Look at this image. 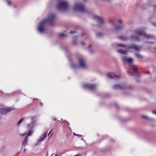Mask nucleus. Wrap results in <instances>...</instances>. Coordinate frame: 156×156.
Returning a JSON list of instances; mask_svg holds the SVG:
<instances>
[{
    "label": "nucleus",
    "mask_w": 156,
    "mask_h": 156,
    "mask_svg": "<svg viewBox=\"0 0 156 156\" xmlns=\"http://www.w3.org/2000/svg\"><path fill=\"white\" fill-rule=\"evenodd\" d=\"M55 18V14L50 13L47 17L44 18L37 24V28L38 31L41 33H43L47 30L48 24H53V22Z\"/></svg>",
    "instance_id": "f257e3e1"
},
{
    "label": "nucleus",
    "mask_w": 156,
    "mask_h": 156,
    "mask_svg": "<svg viewBox=\"0 0 156 156\" xmlns=\"http://www.w3.org/2000/svg\"><path fill=\"white\" fill-rule=\"evenodd\" d=\"M117 45L119 46H121L125 49V50L119 49L118 50V53L124 55L128 53V51L126 49L132 48L135 50L138 51L140 50L142 48L141 45L138 46L135 44H132L130 46L119 44H117Z\"/></svg>",
    "instance_id": "f03ea898"
},
{
    "label": "nucleus",
    "mask_w": 156,
    "mask_h": 156,
    "mask_svg": "<svg viewBox=\"0 0 156 156\" xmlns=\"http://www.w3.org/2000/svg\"><path fill=\"white\" fill-rule=\"evenodd\" d=\"M73 9L75 11H78L83 13L90 14L91 12L85 6L84 4L81 2H76L73 6Z\"/></svg>",
    "instance_id": "7ed1b4c3"
},
{
    "label": "nucleus",
    "mask_w": 156,
    "mask_h": 156,
    "mask_svg": "<svg viewBox=\"0 0 156 156\" xmlns=\"http://www.w3.org/2000/svg\"><path fill=\"white\" fill-rule=\"evenodd\" d=\"M56 7L60 12L66 11L69 8L68 2L65 0H59L57 2Z\"/></svg>",
    "instance_id": "20e7f679"
},
{
    "label": "nucleus",
    "mask_w": 156,
    "mask_h": 156,
    "mask_svg": "<svg viewBox=\"0 0 156 156\" xmlns=\"http://www.w3.org/2000/svg\"><path fill=\"white\" fill-rule=\"evenodd\" d=\"M79 66L75 65L72 62H70V64L71 67L73 69H76L79 67L83 69H85L87 68L85 59L83 57H80L78 59Z\"/></svg>",
    "instance_id": "39448f33"
},
{
    "label": "nucleus",
    "mask_w": 156,
    "mask_h": 156,
    "mask_svg": "<svg viewBox=\"0 0 156 156\" xmlns=\"http://www.w3.org/2000/svg\"><path fill=\"white\" fill-rule=\"evenodd\" d=\"M136 35L143 37H146L147 39L153 38V37L151 35H149L143 30H139L136 32Z\"/></svg>",
    "instance_id": "423d86ee"
},
{
    "label": "nucleus",
    "mask_w": 156,
    "mask_h": 156,
    "mask_svg": "<svg viewBox=\"0 0 156 156\" xmlns=\"http://www.w3.org/2000/svg\"><path fill=\"white\" fill-rule=\"evenodd\" d=\"M33 133V131L32 130L30 131V132L28 133H24L21 134H20V136H26V137L22 143V145L24 147H25L26 145L27 144V143L28 141V137L32 135Z\"/></svg>",
    "instance_id": "0eeeda50"
},
{
    "label": "nucleus",
    "mask_w": 156,
    "mask_h": 156,
    "mask_svg": "<svg viewBox=\"0 0 156 156\" xmlns=\"http://www.w3.org/2000/svg\"><path fill=\"white\" fill-rule=\"evenodd\" d=\"M83 87L84 88L93 90L96 89L97 87V86L96 84L83 83Z\"/></svg>",
    "instance_id": "6e6552de"
},
{
    "label": "nucleus",
    "mask_w": 156,
    "mask_h": 156,
    "mask_svg": "<svg viewBox=\"0 0 156 156\" xmlns=\"http://www.w3.org/2000/svg\"><path fill=\"white\" fill-rule=\"evenodd\" d=\"M127 86L125 84H115L112 87V89L115 90H122L126 88Z\"/></svg>",
    "instance_id": "1a4fd4ad"
},
{
    "label": "nucleus",
    "mask_w": 156,
    "mask_h": 156,
    "mask_svg": "<svg viewBox=\"0 0 156 156\" xmlns=\"http://www.w3.org/2000/svg\"><path fill=\"white\" fill-rule=\"evenodd\" d=\"M93 17L94 19L97 20L100 22H101L100 23H98V27H101L103 26L104 21L101 18L95 15H94L93 16Z\"/></svg>",
    "instance_id": "9d476101"
},
{
    "label": "nucleus",
    "mask_w": 156,
    "mask_h": 156,
    "mask_svg": "<svg viewBox=\"0 0 156 156\" xmlns=\"http://www.w3.org/2000/svg\"><path fill=\"white\" fill-rule=\"evenodd\" d=\"M15 108L13 107L6 108H2L1 110V112L3 114H6L10 111L13 110Z\"/></svg>",
    "instance_id": "9b49d317"
},
{
    "label": "nucleus",
    "mask_w": 156,
    "mask_h": 156,
    "mask_svg": "<svg viewBox=\"0 0 156 156\" xmlns=\"http://www.w3.org/2000/svg\"><path fill=\"white\" fill-rule=\"evenodd\" d=\"M35 117L34 116H33L31 118V123L27 125L29 129H32L33 127L34 126V122L35 121Z\"/></svg>",
    "instance_id": "f8f14e48"
},
{
    "label": "nucleus",
    "mask_w": 156,
    "mask_h": 156,
    "mask_svg": "<svg viewBox=\"0 0 156 156\" xmlns=\"http://www.w3.org/2000/svg\"><path fill=\"white\" fill-rule=\"evenodd\" d=\"M141 117L143 118H144L151 122L154 121V118L150 117L146 115H141Z\"/></svg>",
    "instance_id": "ddd939ff"
},
{
    "label": "nucleus",
    "mask_w": 156,
    "mask_h": 156,
    "mask_svg": "<svg viewBox=\"0 0 156 156\" xmlns=\"http://www.w3.org/2000/svg\"><path fill=\"white\" fill-rule=\"evenodd\" d=\"M47 133H43L40 137L37 140L38 142L40 143L43 141L45 138L47 137Z\"/></svg>",
    "instance_id": "4468645a"
},
{
    "label": "nucleus",
    "mask_w": 156,
    "mask_h": 156,
    "mask_svg": "<svg viewBox=\"0 0 156 156\" xmlns=\"http://www.w3.org/2000/svg\"><path fill=\"white\" fill-rule=\"evenodd\" d=\"M108 76L111 79H112L113 78L117 79L119 78V76H118L116 75L115 74L113 73H108Z\"/></svg>",
    "instance_id": "2eb2a0df"
},
{
    "label": "nucleus",
    "mask_w": 156,
    "mask_h": 156,
    "mask_svg": "<svg viewBox=\"0 0 156 156\" xmlns=\"http://www.w3.org/2000/svg\"><path fill=\"white\" fill-rule=\"evenodd\" d=\"M113 28L114 30L116 31L120 30L123 28V27L122 26H119L118 25H114L113 26Z\"/></svg>",
    "instance_id": "dca6fc26"
},
{
    "label": "nucleus",
    "mask_w": 156,
    "mask_h": 156,
    "mask_svg": "<svg viewBox=\"0 0 156 156\" xmlns=\"http://www.w3.org/2000/svg\"><path fill=\"white\" fill-rule=\"evenodd\" d=\"M131 39L135 42H138L140 41L139 38L135 36H132L130 37Z\"/></svg>",
    "instance_id": "f3484780"
},
{
    "label": "nucleus",
    "mask_w": 156,
    "mask_h": 156,
    "mask_svg": "<svg viewBox=\"0 0 156 156\" xmlns=\"http://www.w3.org/2000/svg\"><path fill=\"white\" fill-rule=\"evenodd\" d=\"M96 36L98 38H101L104 35L101 32H97L96 33Z\"/></svg>",
    "instance_id": "a211bd4d"
},
{
    "label": "nucleus",
    "mask_w": 156,
    "mask_h": 156,
    "mask_svg": "<svg viewBox=\"0 0 156 156\" xmlns=\"http://www.w3.org/2000/svg\"><path fill=\"white\" fill-rule=\"evenodd\" d=\"M119 38L122 41H125L129 39V37L126 36H122L119 37Z\"/></svg>",
    "instance_id": "6ab92c4d"
},
{
    "label": "nucleus",
    "mask_w": 156,
    "mask_h": 156,
    "mask_svg": "<svg viewBox=\"0 0 156 156\" xmlns=\"http://www.w3.org/2000/svg\"><path fill=\"white\" fill-rule=\"evenodd\" d=\"M109 21L113 26L115 25V23H116V20L114 18H111L109 20Z\"/></svg>",
    "instance_id": "aec40b11"
},
{
    "label": "nucleus",
    "mask_w": 156,
    "mask_h": 156,
    "mask_svg": "<svg viewBox=\"0 0 156 156\" xmlns=\"http://www.w3.org/2000/svg\"><path fill=\"white\" fill-rule=\"evenodd\" d=\"M133 61V58H128L127 62L129 63H132Z\"/></svg>",
    "instance_id": "412c9836"
},
{
    "label": "nucleus",
    "mask_w": 156,
    "mask_h": 156,
    "mask_svg": "<svg viewBox=\"0 0 156 156\" xmlns=\"http://www.w3.org/2000/svg\"><path fill=\"white\" fill-rule=\"evenodd\" d=\"M133 68V69H131L132 70V71L133 72V73H136L137 72V69L136 67H134L133 66H132Z\"/></svg>",
    "instance_id": "4be33fe9"
},
{
    "label": "nucleus",
    "mask_w": 156,
    "mask_h": 156,
    "mask_svg": "<svg viewBox=\"0 0 156 156\" xmlns=\"http://www.w3.org/2000/svg\"><path fill=\"white\" fill-rule=\"evenodd\" d=\"M135 55L137 58H143V56L142 55L138 53L136 54Z\"/></svg>",
    "instance_id": "5701e85b"
},
{
    "label": "nucleus",
    "mask_w": 156,
    "mask_h": 156,
    "mask_svg": "<svg viewBox=\"0 0 156 156\" xmlns=\"http://www.w3.org/2000/svg\"><path fill=\"white\" fill-rule=\"evenodd\" d=\"M59 36L61 37H64L66 36V35L63 33H62L59 34Z\"/></svg>",
    "instance_id": "b1692460"
},
{
    "label": "nucleus",
    "mask_w": 156,
    "mask_h": 156,
    "mask_svg": "<svg viewBox=\"0 0 156 156\" xmlns=\"http://www.w3.org/2000/svg\"><path fill=\"white\" fill-rule=\"evenodd\" d=\"M122 59L123 62L127 61L128 58L125 56H123L122 57Z\"/></svg>",
    "instance_id": "393cba45"
},
{
    "label": "nucleus",
    "mask_w": 156,
    "mask_h": 156,
    "mask_svg": "<svg viewBox=\"0 0 156 156\" xmlns=\"http://www.w3.org/2000/svg\"><path fill=\"white\" fill-rule=\"evenodd\" d=\"M77 43V41L75 38H74L73 40V44L74 45L76 44Z\"/></svg>",
    "instance_id": "a878e982"
},
{
    "label": "nucleus",
    "mask_w": 156,
    "mask_h": 156,
    "mask_svg": "<svg viewBox=\"0 0 156 156\" xmlns=\"http://www.w3.org/2000/svg\"><path fill=\"white\" fill-rule=\"evenodd\" d=\"M8 5H12V2L10 1L9 0H5Z\"/></svg>",
    "instance_id": "bb28decb"
},
{
    "label": "nucleus",
    "mask_w": 156,
    "mask_h": 156,
    "mask_svg": "<svg viewBox=\"0 0 156 156\" xmlns=\"http://www.w3.org/2000/svg\"><path fill=\"white\" fill-rule=\"evenodd\" d=\"M89 51L91 54H93L95 52V51L91 48H90Z\"/></svg>",
    "instance_id": "cd10ccee"
},
{
    "label": "nucleus",
    "mask_w": 156,
    "mask_h": 156,
    "mask_svg": "<svg viewBox=\"0 0 156 156\" xmlns=\"http://www.w3.org/2000/svg\"><path fill=\"white\" fill-rule=\"evenodd\" d=\"M52 129H51V130H50V132H49V133H48V137H49L50 138H51V137H52V134H53V133H52L51 134V135H50V136H49V134H50V133H51V131H52Z\"/></svg>",
    "instance_id": "c85d7f7f"
},
{
    "label": "nucleus",
    "mask_w": 156,
    "mask_h": 156,
    "mask_svg": "<svg viewBox=\"0 0 156 156\" xmlns=\"http://www.w3.org/2000/svg\"><path fill=\"white\" fill-rule=\"evenodd\" d=\"M23 119L22 118L18 122V124L20 125L23 120Z\"/></svg>",
    "instance_id": "c756f323"
},
{
    "label": "nucleus",
    "mask_w": 156,
    "mask_h": 156,
    "mask_svg": "<svg viewBox=\"0 0 156 156\" xmlns=\"http://www.w3.org/2000/svg\"><path fill=\"white\" fill-rule=\"evenodd\" d=\"M116 23H122V21L121 20H116Z\"/></svg>",
    "instance_id": "7c9ffc66"
},
{
    "label": "nucleus",
    "mask_w": 156,
    "mask_h": 156,
    "mask_svg": "<svg viewBox=\"0 0 156 156\" xmlns=\"http://www.w3.org/2000/svg\"><path fill=\"white\" fill-rule=\"evenodd\" d=\"M152 113L156 115V110L153 111H152Z\"/></svg>",
    "instance_id": "2f4dec72"
},
{
    "label": "nucleus",
    "mask_w": 156,
    "mask_h": 156,
    "mask_svg": "<svg viewBox=\"0 0 156 156\" xmlns=\"http://www.w3.org/2000/svg\"><path fill=\"white\" fill-rule=\"evenodd\" d=\"M75 32V31H70L69 33L70 34H73Z\"/></svg>",
    "instance_id": "473e14b6"
},
{
    "label": "nucleus",
    "mask_w": 156,
    "mask_h": 156,
    "mask_svg": "<svg viewBox=\"0 0 156 156\" xmlns=\"http://www.w3.org/2000/svg\"><path fill=\"white\" fill-rule=\"evenodd\" d=\"M152 24L153 26H154V27H156V23H152Z\"/></svg>",
    "instance_id": "72a5a7b5"
},
{
    "label": "nucleus",
    "mask_w": 156,
    "mask_h": 156,
    "mask_svg": "<svg viewBox=\"0 0 156 156\" xmlns=\"http://www.w3.org/2000/svg\"><path fill=\"white\" fill-rule=\"evenodd\" d=\"M73 134L75 136H77V135H78V134H76L75 133H73Z\"/></svg>",
    "instance_id": "f704fd0d"
},
{
    "label": "nucleus",
    "mask_w": 156,
    "mask_h": 156,
    "mask_svg": "<svg viewBox=\"0 0 156 156\" xmlns=\"http://www.w3.org/2000/svg\"><path fill=\"white\" fill-rule=\"evenodd\" d=\"M81 44L83 45L84 44V43H81Z\"/></svg>",
    "instance_id": "c9c22d12"
},
{
    "label": "nucleus",
    "mask_w": 156,
    "mask_h": 156,
    "mask_svg": "<svg viewBox=\"0 0 156 156\" xmlns=\"http://www.w3.org/2000/svg\"><path fill=\"white\" fill-rule=\"evenodd\" d=\"M154 7L155 9H156V5L154 6Z\"/></svg>",
    "instance_id": "e433bc0d"
},
{
    "label": "nucleus",
    "mask_w": 156,
    "mask_h": 156,
    "mask_svg": "<svg viewBox=\"0 0 156 156\" xmlns=\"http://www.w3.org/2000/svg\"><path fill=\"white\" fill-rule=\"evenodd\" d=\"M79 136H80V137H82V135H80Z\"/></svg>",
    "instance_id": "4c0bfd02"
},
{
    "label": "nucleus",
    "mask_w": 156,
    "mask_h": 156,
    "mask_svg": "<svg viewBox=\"0 0 156 156\" xmlns=\"http://www.w3.org/2000/svg\"><path fill=\"white\" fill-rule=\"evenodd\" d=\"M86 0H83V2H85Z\"/></svg>",
    "instance_id": "58836bf2"
},
{
    "label": "nucleus",
    "mask_w": 156,
    "mask_h": 156,
    "mask_svg": "<svg viewBox=\"0 0 156 156\" xmlns=\"http://www.w3.org/2000/svg\"><path fill=\"white\" fill-rule=\"evenodd\" d=\"M75 156H79V155L77 154V155H75Z\"/></svg>",
    "instance_id": "ea45409f"
},
{
    "label": "nucleus",
    "mask_w": 156,
    "mask_h": 156,
    "mask_svg": "<svg viewBox=\"0 0 156 156\" xmlns=\"http://www.w3.org/2000/svg\"><path fill=\"white\" fill-rule=\"evenodd\" d=\"M55 156H58V155L57 154H56Z\"/></svg>",
    "instance_id": "a19ab883"
},
{
    "label": "nucleus",
    "mask_w": 156,
    "mask_h": 156,
    "mask_svg": "<svg viewBox=\"0 0 156 156\" xmlns=\"http://www.w3.org/2000/svg\"><path fill=\"white\" fill-rule=\"evenodd\" d=\"M26 150V149H25L24 150V152H25V151Z\"/></svg>",
    "instance_id": "79ce46f5"
},
{
    "label": "nucleus",
    "mask_w": 156,
    "mask_h": 156,
    "mask_svg": "<svg viewBox=\"0 0 156 156\" xmlns=\"http://www.w3.org/2000/svg\"><path fill=\"white\" fill-rule=\"evenodd\" d=\"M54 120L55 121L56 120V119H54Z\"/></svg>",
    "instance_id": "37998d69"
},
{
    "label": "nucleus",
    "mask_w": 156,
    "mask_h": 156,
    "mask_svg": "<svg viewBox=\"0 0 156 156\" xmlns=\"http://www.w3.org/2000/svg\"><path fill=\"white\" fill-rule=\"evenodd\" d=\"M81 140H83V138H82V139H81Z\"/></svg>",
    "instance_id": "c03bdc74"
},
{
    "label": "nucleus",
    "mask_w": 156,
    "mask_h": 156,
    "mask_svg": "<svg viewBox=\"0 0 156 156\" xmlns=\"http://www.w3.org/2000/svg\"><path fill=\"white\" fill-rule=\"evenodd\" d=\"M80 136V135H79V134H78V135H77V136Z\"/></svg>",
    "instance_id": "a18cd8bd"
}]
</instances>
